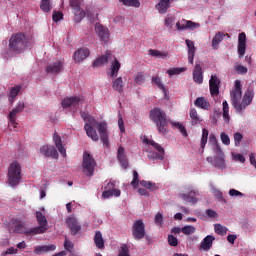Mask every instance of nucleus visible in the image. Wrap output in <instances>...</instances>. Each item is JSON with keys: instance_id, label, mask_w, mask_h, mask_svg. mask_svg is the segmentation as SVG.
<instances>
[{"instance_id": "f257e3e1", "label": "nucleus", "mask_w": 256, "mask_h": 256, "mask_svg": "<svg viewBox=\"0 0 256 256\" xmlns=\"http://www.w3.org/2000/svg\"><path fill=\"white\" fill-rule=\"evenodd\" d=\"M230 97H231V103L234 109L238 113H243L251 103H253V97H255V92L253 89H248L244 96H243V91L241 89V80H235L234 88L230 92ZM242 98V102L241 101Z\"/></svg>"}, {"instance_id": "f03ea898", "label": "nucleus", "mask_w": 256, "mask_h": 256, "mask_svg": "<svg viewBox=\"0 0 256 256\" xmlns=\"http://www.w3.org/2000/svg\"><path fill=\"white\" fill-rule=\"evenodd\" d=\"M150 119L155 123L160 135H167L169 131V123H171V120L167 118V113H165L164 110L158 107L153 108L150 111Z\"/></svg>"}, {"instance_id": "7ed1b4c3", "label": "nucleus", "mask_w": 256, "mask_h": 256, "mask_svg": "<svg viewBox=\"0 0 256 256\" xmlns=\"http://www.w3.org/2000/svg\"><path fill=\"white\" fill-rule=\"evenodd\" d=\"M9 49L13 53H23L27 49V37L25 34L21 32L13 34L9 39Z\"/></svg>"}, {"instance_id": "20e7f679", "label": "nucleus", "mask_w": 256, "mask_h": 256, "mask_svg": "<svg viewBox=\"0 0 256 256\" xmlns=\"http://www.w3.org/2000/svg\"><path fill=\"white\" fill-rule=\"evenodd\" d=\"M8 183L10 187H17L21 183V164L14 161L8 167Z\"/></svg>"}, {"instance_id": "39448f33", "label": "nucleus", "mask_w": 256, "mask_h": 256, "mask_svg": "<svg viewBox=\"0 0 256 256\" xmlns=\"http://www.w3.org/2000/svg\"><path fill=\"white\" fill-rule=\"evenodd\" d=\"M96 165L97 163L95 162V158H93V156H91V154H89L88 152H84L82 168L83 173H85L87 177H93Z\"/></svg>"}, {"instance_id": "423d86ee", "label": "nucleus", "mask_w": 256, "mask_h": 256, "mask_svg": "<svg viewBox=\"0 0 256 256\" xmlns=\"http://www.w3.org/2000/svg\"><path fill=\"white\" fill-rule=\"evenodd\" d=\"M36 220L39 226H36L34 228H30V232L28 234L34 233V235H43L45 231H47V218L41 211L36 212Z\"/></svg>"}, {"instance_id": "0eeeda50", "label": "nucleus", "mask_w": 256, "mask_h": 256, "mask_svg": "<svg viewBox=\"0 0 256 256\" xmlns=\"http://www.w3.org/2000/svg\"><path fill=\"white\" fill-rule=\"evenodd\" d=\"M24 109H25V102H18L16 107L13 108L12 111H10L8 115V121H9L8 127L10 129H17V125H19L17 123V115H19V113H23Z\"/></svg>"}, {"instance_id": "6e6552de", "label": "nucleus", "mask_w": 256, "mask_h": 256, "mask_svg": "<svg viewBox=\"0 0 256 256\" xmlns=\"http://www.w3.org/2000/svg\"><path fill=\"white\" fill-rule=\"evenodd\" d=\"M11 225L14 233H17L18 235H26L27 237L35 235V233H30L31 229H27V226L20 218H13L11 220Z\"/></svg>"}, {"instance_id": "1a4fd4ad", "label": "nucleus", "mask_w": 256, "mask_h": 256, "mask_svg": "<svg viewBox=\"0 0 256 256\" xmlns=\"http://www.w3.org/2000/svg\"><path fill=\"white\" fill-rule=\"evenodd\" d=\"M144 143H146V145H151V147L158 151V153H153L152 156L150 155L149 157H151L152 159H160V161H163V159H165V149L162 148V146L159 143L149 138H145Z\"/></svg>"}, {"instance_id": "9d476101", "label": "nucleus", "mask_w": 256, "mask_h": 256, "mask_svg": "<svg viewBox=\"0 0 256 256\" xmlns=\"http://www.w3.org/2000/svg\"><path fill=\"white\" fill-rule=\"evenodd\" d=\"M132 235L137 241L145 237V223L143 220H137L132 226Z\"/></svg>"}, {"instance_id": "9b49d317", "label": "nucleus", "mask_w": 256, "mask_h": 256, "mask_svg": "<svg viewBox=\"0 0 256 256\" xmlns=\"http://www.w3.org/2000/svg\"><path fill=\"white\" fill-rule=\"evenodd\" d=\"M237 51L239 59H243L247 51V34H245V32H241L238 35Z\"/></svg>"}, {"instance_id": "f8f14e48", "label": "nucleus", "mask_w": 256, "mask_h": 256, "mask_svg": "<svg viewBox=\"0 0 256 256\" xmlns=\"http://www.w3.org/2000/svg\"><path fill=\"white\" fill-rule=\"evenodd\" d=\"M95 33L98 35L100 41L109 43L110 32L109 28L103 26L101 23L95 24Z\"/></svg>"}, {"instance_id": "ddd939ff", "label": "nucleus", "mask_w": 256, "mask_h": 256, "mask_svg": "<svg viewBox=\"0 0 256 256\" xmlns=\"http://www.w3.org/2000/svg\"><path fill=\"white\" fill-rule=\"evenodd\" d=\"M98 132L100 135V139L103 143V146L106 149H109L110 144H109V134L107 133V123L101 122L98 124Z\"/></svg>"}, {"instance_id": "4468645a", "label": "nucleus", "mask_w": 256, "mask_h": 256, "mask_svg": "<svg viewBox=\"0 0 256 256\" xmlns=\"http://www.w3.org/2000/svg\"><path fill=\"white\" fill-rule=\"evenodd\" d=\"M219 87H221V80L217 75H212L209 80L210 95L212 97H217V95H219Z\"/></svg>"}, {"instance_id": "2eb2a0df", "label": "nucleus", "mask_w": 256, "mask_h": 256, "mask_svg": "<svg viewBox=\"0 0 256 256\" xmlns=\"http://www.w3.org/2000/svg\"><path fill=\"white\" fill-rule=\"evenodd\" d=\"M199 27H201V24L193 22L191 20L182 19L180 22L178 21L176 23V29L178 31H183L185 29H197Z\"/></svg>"}, {"instance_id": "dca6fc26", "label": "nucleus", "mask_w": 256, "mask_h": 256, "mask_svg": "<svg viewBox=\"0 0 256 256\" xmlns=\"http://www.w3.org/2000/svg\"><path fill=\"white\" fill-rule=\"evenodd\" d=\"M115 187V184L113 183H108L106 186V189L103 193H102V197L104 199H109V197H121V190L117 189V188H113Z\"/></svg>"}, {"instance_id": "f3484780", "label": "nucleus", "mask_w": 256, "mask_h": 256, "mask_svg": "<svg viewBox=\"0 0 256 256\" xmlns=\"http://www.w3.org/2000/svg\"><path fill=\"white\" fill-rule=\"evenodd\" d=\"M66 223L72 235H77V233L81 231V226L79 225V222L77 221V218H75L74 215L69 216L66 220Z\"/></svg>"}, {"instance_id": "a211bd4d", "label": "nucleus", "mask_w": 256, "mask_h": 256, "mask_svg": "<svg viewBox=\"0 0 256 256\" xmlns=\"http://www.w3.org/2000/svg\"><path fill=\"white\" fill-rule=\"evenodd\" d=\"M63 71V61L56 60L52 63H50L46 67V72L51 73L52 75H57V73H61Z\"/></svg>"}, {"instance_id": "6ab92c4d", "label": "nucleus", "mask_w": 256, "mask_h": 256, "mask_svg": "<svg viewBox=\"0 0 256 256\" xmlns=\"http://www.w3.org/2000/svg\"><path fill=\"white\" fill-rule=\"evenodd\" d=\"M41 155H44V157H52L53 159H57L59 157V153L57 152V149H55L53 146L44 145L40 148Z\"/></svg>"}, {"instance_id": "aec40b11", "label": "nucleus", "mask_w": 256, "mask_h": 256, "mask_svg": "<svg viewBox=\"0 0 256 256\" xmlns=\"http://www.w3.org/2000/svg\"><path fill=\"white\" fill-rule=\"evenodd\" d=\"M117 159L122 168L128 169L129 160H127V155H125V148L123 146H119L117 150Z\"/></svg>"}, {"instance_id": "412c9836", "label": "nucleus", "mask_w": 256, "mask_h": 256, "mask_svg": "<svg viewBox=\"0 0 256 256\" xmlns=\"http://www.w3.org/2000/svg\"><path fill=\"white\" fill-rule=\"evenodd\" d=\"M70 7L73 10L75 23H81V21H83V19H85L87 15V13H85V10L81 9V5L70 6Z\"/></svg>"}, {"instance_id": "4be33fe9", "label": "nucleus", "mask_w": 256, "mask_h": 256, "mask_svg": "<svg viewBox=\"0 0 256 256\" xmlns=\"http://www.w3.org/2000/svg\"><path fill=\"white\" fill-rule=\"evenodd\" d=\"M82 99L79 96H74L70 98H64L61 105L64 109H68V107H77L79 103H81Z\"/></svg>"}, {"instance_id": "5701e85b", "label": "nucleus", "mask_w": 256, "mask_h": 256, "mask_svg": "<svg viewBox=\"0 0 256 256\" xmlns=\"http://www.w3.org/2000/svg\"><path fill=\"white\" fill-rule=\"evenodd\" d=\"M186 193L187 194H180L181 199H183L187 203H192L193 205H195V203H197V191L188 189Z\"/></svg>"}, {"instance_id": "b1692460", "label": "nucleus", "mask_w": 256, "mask_h": 256, "mask_svg": "<svg viewBox=\"0 0 256 256\" xmlns=\"http://www.w3.org/2000/svg\"><path fill=\"white\" fill-rule=\"evenodd\" d=\"M53 141L59 153L62 155V157H67V150L65 149V146H63V141L61 140V136H59L57 132H55L53 135Z\"/></svg>"}, {"instance_id": "393cba45", "label": "nucleus", "mask_w": 256, "mask_h": 256, "mask_svg": "<svg viewBox=\"0 0 256 256\" xmlns=\"http://www.w3.org/2000/svg\"><path fill=\"white\" fill-rule=\"evenodd\" d=\"M90 51L88 48H80L74 52V60L76 63H81V61H85L89 56Z\"/></svg>"}, {"instance_id": "a878e982", "label": "nucleus", "mask_w": 256, "mask_h": 256, "mask_svg": "<svg viewBox=\"0 0 256 256\" xmlns=\"http://www.w3.org/2000/svg\"><path fill=\"white\" fill-rule=\"evenodd\" d=\"M55 249H57L55 244L36 246L34 248V253L35 255H43V253H50V251H55Z\"/></svg>"}, {"instance_id": "bb28decb", "label": "nucleus", "mask_w": 256, "mask_h": 256, "mask_svg": "<svg viewBox=\"0 0 256 256\" xmlns=\"http://www.w3.org/2000/svg\"><path fill=\"white\" fill-rule=\"evenodd\" d=\"M213 241H215L214 236H206L200 243V250L202 249V251H209L213 247Z\"/></svg>"}, {"instance_id": "cd10ccee", "label": "nucleus", "mask_w": 256, "mask_h": 256, "mask_svg": "<svg viewBox=\"0 0 256 256\" xmlns=\"http://www.w3.org/2000/svg\"><path fill=\"white\" fill-rule=\"evenodd\" d=\"M193 79L195 83L201 85L203 83V68L201 65L196 64L193 70Z\"/></svg>"}, {"instance_id": "c85d7f7f", "label": "nucleus", "mask_w": 256, "mask_h": 256, "mask_svg": "<svg viewBox=\"0 0 256 256\" xmlns=\"http://www.w3.org/2000/svg\"><path fill=\"white\" fill-rule=\"evenodd\" d=\"M109 57H111V52L107 51L104 55L100 56L93 62L92 67H103V65H107Z\"/></svg>"}, {"instance_id": "c756f323", "label": "nucleus", "mask_w": 256, "mask_h": 256, "mask_svg": "<svg viewBox=\"0 0 256 256\" xmlns=\"http://www.w3.org/2000/svg\"><path fill=\"white\" fill-rule=\"evenodd\" d=\"M84 129L86 131L87 137H90L92 141H99V135H97V130L91 126V124L86 123L84 125Z\"/></svg>"}, {"instance_id": "7c9ffc66", "label": "nucleus", "mask_w": 256, "mask_h": 256, "mask_svg": "<svg viewBox=\"0 0 256 256\" xmlns=\"http://www.w3.org/2000/svg\"><path fill=\"white\" fill-rule=\"evenodd\" d=\"M171 7V0H160V2L156 5V9L162 15L167 13V9Z\"/></svg>"}, {"instance_id": "2f4dec72", "label": "nucleus", "mask_w": 256, "mask_h": 256, "mask_svg": "<svg viewBox=\"0 0 256 256\" xmlns=\"http://www.w3.org/2000/svg\"><path fill=\"white\" fill-rule=\"evenodd\" d=\"M94 243L98 249H105V240H103V234H101V231H96Z\"/></svg>"}, {"instance_id": "473e14b6", "label": "nucleus", "mask_w": 256, "mask_h": 256, "mask_svg": "<svg viewBox=\"0 0 256 256\" xmlns=\"http://www.w3.org/2000/svg\"><path fill=\"white\" fill-rule=\"evenodd\" d=\"M194 105L195 107H199L200 109H204L206 111L211 107V104H209V102L203 97H198L195 100Z\"/></svg>"}, {"instance_id": "72a5a7b5", "label": "nucleus", "mask_w": 256, "mask_h": 256, "mask_svg": "<svg viewBox=\"0 0 256 256\" xmlns=\"http://www.w3.org/2000/svg\"><path fill=\"white\" fill-rule=\"evenodd\" d=\"M214 167H217V169H225V154L220 153L215 157Z\"/></svg>"}, {"instance_id": "f704fd0d", "label": "nucleus", "mask_w": 256, "mask_h": 256, "mask_svg": "<svg viewBox=\"0 0 256 256\" xmlns=\"http://www.w3.org/2000/svg\"><path fill=\"white\" fill-rule=\"evenodd\" d=\"M119 69H121V62L115 58L111 64L110 77H117L119 75Z\"/></svg>"}, {"instance_id": "c9c22d12", "label": "nucleus", "mask_w": 256, "mask_h": 256, "mask_svg": "<svg viewBox=\"0 0 256 256\" xmlns=\"http://www.w3.org/2000/svg\"><path fill=\"white\" fill-rule=\"evenodd\" d=\"M190 118H191V125H199L203 119H201V116H199V113H197V110L195 108L190 109Z\"/></svg>"}, {"instance_id": "e433bc0d", "label": "nucleus", "mask_w": 256, "mask_h": 256, "mask_svg": "<svg viewBox=\"0 0 256 256\" xmlns=\"http://www.w3.org/2000/svg\"><path fill=\"white\" fill-rule=\"evenodd\" d=\"M21 93V86H14L10 88V93H9V102L11 104L15 103V99L17 98V95Z\"/></svg>"}, {"instance_id": "4c0bfd02", "label": "nucleus", "mask_w": 256, "mask_h": 256, "mask_svg": "<svg viewBox=\"0 0 256 256\" xmlns=\"http://www.w3.org/2000/svg\"><path fill=\"white\" fill-rule=\"evenodd\" d=\"M123 77L116 78L112 83V88L114 91H118V93H123Z\"/></svg>"}, {"instance_id": "58836bf2", "label": "nucleus", "mask_w": 256, "mask_h": 256, "mask_svg": "<svg viewBox=\"0 0 256 256\" xmlns=\"http://www.w3.org/2000/svg\"><path fill=\"white\" fill-rule=\"evenodd\" d=\"M149 55H151V57H157L158 59H167L169 53L168 52H161L159 50H155V49H149L148 50Z\"/></svg>"}, {"instance_id": "ea45409f", "label": "nucleus", "mask_w": 256, "mask_h": 256, "mask_svg": "<svg viewBox=\"0 0 256 256\" xmlns=\"http://www.w3.org/2000/svg\"><path fill=\"white\" fill-rule=\"evenodd\" d=\"M223 37H225V34L223 32H218L215 34V36L212 39L213 49H218L219 43H221V41H223Z\"/></svg>"}, {"instance_id": "a19ab883", "label": "nucleus", "mask_w": 256, "mask_h": 256, "mask_svg": "<svg viewBox=\"0 0 256 256\" xmlns=\"http://www.w3.org/2000/svg\"><path fill=\"white\" fill-rule=\"evenodd\" d=\"M223 119L226 123H229L231 117L229 116V103L225 100L223 103Z\"/></svg>"}, {"instance_id": "79ce46f5", "label": "nucleus", "mask_w": 256, "mask_h": 256, "mask_svg": "<svg viewBox=\"0 0 256 256\" xmlns=\"http://www.w3.org/2000/svg\"><path fill=\"white\" fill-rule=\"evenodd\" d=\"M214 231H215V233H217V235L225 236V235H227V232L229 231V229H227V227H225L221 224H215Z\"/></svg>"}, {"instance_id": "37998d69", "label": "nucleus", "mask_w": 256, "mask_h": 256, "mask_svg": "<svg viewBox=\"0 0 256 256\" xmlns=\"http://www.w3.org/2000/svg\"><path fill=\"white\" fill-rule=\"evenodd\" d=\"M40 9H42L44 13L51 12V9H53V7L51 6V0H42L40 4Z\"/></svg>"}, {"instance_id": "c03bdc74", "label": "nucleus", "mask_w": 256, "mask_h": 256, "mask_svg": "<svg viewBox=\"0 0 256 256\" xmlns=\"http://www.w3.org/2000/svg\"><path fill=\"white\" fill-rule=\"evenodd\" d=\"M152 83H155V85H157V87H158V89H160V91H163V93H167V89L165 88V86L161 82V77L153 76L152 77Z\"/></svg>"}, {"instance_id": "a18cd8bd", "label": "nucleus", "mask_w": 256, "mask_h": 256, "mask_svg": "<svg viewBox=\"0 0 256 256\" xmlns=\"http://www.w3.org/2000/svg\"><path fill=\"white\" fill-rule=\"evenodd\" d=\"M170 124L172 125V127H175L176 129H178L184 137H187V129L185 128V126H183V124H181L180 122H171V121H170Z\"/></svg>"}, {"instance_id": "49530a36", "label": "nucleus", "mask_w": 256, "mask_h": 256, "mask_svg": "<svg viewBox=\"0 0 256 256\" xmlns=\"http://www.w3.org/2000/svg\"><path fill=\"white\" fill-rule=\"evenodd\" d=\"M209 139V130L202 129V137H201V149H205V146L207 145V140Z\"/></svg>"}, {"instance_id": "de8ad7c7", "label": "nucleus", "mask_w": 256, "mask_h": 256, "mask_svg": "<svg viewBox=\"0 0 256 256\" xmlns=\"http://www.w3.org/2000/svg\"><path fill=\"white\" fill-rule=\"evenodd\" d=\"M141 187H145V189H149V191H155L157 189V186H155L154 183L147 180L140 181Z\"/></svg>"}, {"instance_id": "09e8293b", "label": "nucleus", "mask_w": 256, "mask_h": 256, "mask_svg": "<svg viewBox=\"0 0 256 256\" xmlns=\"http://www.w3.org/2000/svg\"><path fill=\"white\" fill-rule=\"evenodd\" d=\"M141 187H145V189H149V191H155L157 189V186H155L154 183L147 180L140 181Z\"/></svg>"}, {"instance_id": "8fccbe9b", "label": "nucleus", "mask_w": 256, "mask_h": 256, "mask_svg": "<svg viewBox=\"0 0 256 256\" xmlns=\"http://www.w3.org/2000/svg\"><path fill=\"white\" fill-rule=\"evenodd\" d=\"M126 7H140L141 3L139 0H119Z\"/></svg>"}, {"instance_id": "3c124183", "label": "nucleus", "mask_w": 256, "mask_h": 256, "mask_svg": "<svg viewBox=\"0 0 256 256\" xmlns=\"http://www.w3.org/2000/svg\"><path fill=\"white\" fill-rule=\"evenodd\" d=\"M185 71H187L186 68H170L167 70V73L170 77H173V75H181Z\"/></svg>"}, {"instance_id": "603ef678", "label": "nucleus", "mask_w": 256, "mask_h": 256, "mask_svg": "<svg viewBox=\"0 0 256 256\" xmlns=\"http://www.w3.org/2000/svg\"><path fill=\"white\" fill-rule=\"evenodd\" d=\"M134 82L136 85H143V83H145V74H143V72H138L134 76Z\"/></svg>"}, {"instance_id": "864d4df0", "label": "nucleus", "mask_w": 256, "mask_h": 256, "mask_svg": "<svg viewBox=\"0 0 256 256\" xmlns=\"http://www.w3.org/2000/svg\"><path fill=\"white\" fill-rule=\"evenodd\" d=\"M130 185L133 186V189L139 187V173L136 170L133 171V179L130 182Z\"/></svg>"}, {"instance_id": "5fc2aeb1", "label": "nucleus", "mask_w": 256, "mask_h": 256, "mask_svg": "<svg viewBox=\"0 0 256 256\" xmlns=\"http://www.w3.org/2000/svg\"><path fill=\"white\" fill-rule=\"evenodd\" d=\"M235 71L236 73H238V75H247V72L249 71V69H247V67L243 65H236Z\"/></svg>"}, {"instance_id": "6e6d98bb", "label": "nucleus", "mask_w": 256, "mask_h": 256, "mask_svg": "<svg viewBox=\"0 0 256 256\" xmlns=\"http://www.w3.org/2000/svg\"><path fill=\"white\" fill-rule=\"evenodd\" d=\"M182 232L184 235H193V233H195V227L194 226H184L182 227Z\"/></svg>"}, {"instance_id": "4d7b16f0", "label": "nucleus", "mask_w": 256, "mask_h": 256, "mask_svg": "<svg viewBox=\"0 0 256 256\" xmlns=\"http://www.w3.org/2000/svg\"><path fill=\"white\" fill-rule=\"evenodd\" d=\"M73 247H75V244H73L67 237L64 241V249L68 251V253H71L73 251Z\"/></svg>"}, {"instance_id": "13d9d810", "label": "nucleus", "mask_w": 256, "mask_h": 256, "mask_svg": "<svg viewBox=\"0 0 256 256\" xmlns=\"http://www.w3.org/2000/svg\"><path fill=\"white\" fill-rule=\"evenodd\" d=\"M241 141H243V134L239 132L234 133L235 147H239L241 145Z\"/></svg>"}, {"instance_id": "bf43d9fd", "label": "nucleus", "mask_w": 256, "mask_h": 256, "mask_svg": "<svg viewBox=\"0 0 256 256\" xmlns=\"http://www.w3.org/2000/svg\"><path fill=\"white\" fill-rule=\"evenodd\" d=\"M220 139H221L223 145H231V139L229 138V135H227V133L222 132L220 134Z\"/></svg>"}, {"instance_id": "052dcab7", "label": "nucleus", "mask_w": 256, "mask_h": 256, "mask_svg": "<svg viewBox=\"0 0 256 256\" xmlns=\"http://www.w3.org/2000/svg\"><path fill=\"white\" fill-rule=\"evenodd\" d=\"M195 51H197V48H190L188 50V61L191 65H193V61L195 59Z\"/></svg>"}, {"instance_id": "680f3d73", "label": "nucleus", "mask_w": 256, "mask_h": 256, "mask_svg": "<svg viewBox=\"0 0 256 256\" xmlns=\"http://www.w3.org/2000/svg\"><path fill=\"white\" fill-rule=\"evenodd\" d=\"M168 244L171 247H177V245H179V240H177V237L173 235H168Z\"/></svg>"}, {"instance_id": "e2e57ef3", "label": "nucleus", "mask_w": 256, "mask_h": 256, "mask_svg": "<svg viewBox=\"0 0 256 256\" xmlns=\"http://www.w3.org/2000/svg\"><path fill=\"white\" fill-rule=\"evenodd\" d=\"M174 23H175V18H174V17H172V16H167V17H166V19H165V26H166L168 29H172Z\"/></svg>"}, {"instance_id": "0e129e2a", "label": "nucleus", "mask_w": 256, "mask_h": 256, "mask_svg": "<svg viewBox=\"0 0 256 256\" xmlns=\"http://www.w3.org/2000/svg\"><path fill=\"white\" fill-rule=\"evenodd\" d=\"M118 256H129V246L127 244L121 246Z\"/></svg>"}, {"instance_id": "69168bd1", "label": "nucleus", "mask_w": 256, "mask_h": 256, "mask_svg": "<svg viewBox=\"0 0 256 256\" xmlns=\"http://www.w3.org/2000/svg\"><path fill=\"white\" fill-rule=\"evenodd\" d=\"M154 222L156 225H159L160 227L163 226V214L161 212H158L155 215Z\"/></svg>"}, {"instance_id": "338daca9", "label": "nucleus", "mask_w": 256, "mask_h": 256, "mask_svg": "<svg viewBox=\"0 0 256 256\" xmlns=\"http://www.w3.org/2000/svg\"><path fill=\"white\" fill-rule=\"evenodd\" d=\"M52 19L55 23H59V21L63 20V13L54 11L52 15Z\"/></svg>"}, {"instance_id": "774afa93", "label": "nucleus", "mask_w": 256, "mask_h": 256, "mask_svg": "<svg viewBox=\"0 0 256 256\" xmlns=\"http://www.w3.org/2000/svg\"><path fill=\"white\" fill-rule=\"evenodd\" d=\"M118 126L121 133H125V123L123 122V116L121 113L118 114Z\"/></svg>"}]
</instances>
